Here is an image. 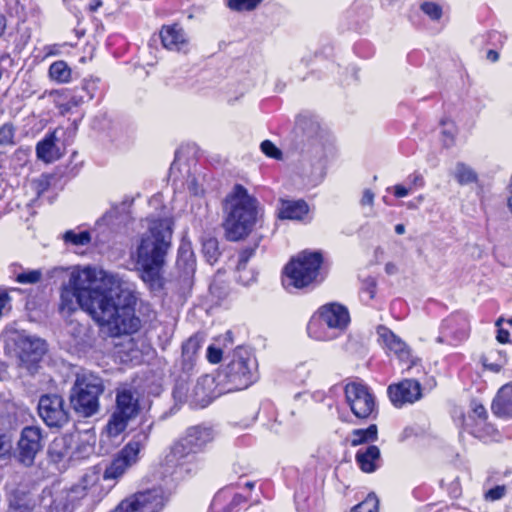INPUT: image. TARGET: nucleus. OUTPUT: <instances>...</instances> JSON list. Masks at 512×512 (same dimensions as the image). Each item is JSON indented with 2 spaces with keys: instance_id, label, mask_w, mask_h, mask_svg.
<instances>
[{
  "instance_id": "a18cd8bd",
  "label": "nucleus",
  "mask_w": 512,
  "mask_h": 512,
  "mask_svg": "<svg viewBox=\"0 0 512 512\" xmlns=\"http://www.w3.org/2000/svg\"><path fill=\"white\" fill-rule=\"evenodd\" d=\"M260 149L267 157L277 160L281 159L282 157L281 150L276 147V145L270 140H264L260 145Z\"/></svg>"
},
{
  "instance_id": "2eb2a0df",
  "label": "nucleus",
  "mask_w": 512,
  "mask_h": 512,
  "mask_svg": "<svg viewBox=\"0 0 512 512\" xmlns=\"http://www.w3.org/2000/svg\"><path fill=\"white\" fill-rule=\"evenodd\" d=\"M43 448L41 429L36 426L25 427L18 441V454L21 463L29 466L34 462L35 456Z\"/></svg>"
},
{
  "instance_id": "e2e57ef3",
  "label": "nucleus",
  "mask_w": 512,
  "mask_h": 512,
  "mask_svg": "<svg viewBox=\"0 0 512 512\" xmlns=\"http://www.w3.org/2000/svg\"><path fill=\"white\" fill-rule=\"evenodd\" d=\"M103 5L102 0H90L89 10L91 12H96Z\"/></svg>"
},
{
  "instance_id": "ddd939ff",
  "label": "nucleus",
  "mask_w": 512,
  "mask_h": 512,
  "mask_svg": "<svg viewBox=\"0 0 512 512\" xmlns=\"http://www.w3.org/2000/svg\"><path fill=\"white\" fill-rule=\"evenodd\" d=\"M345 397L352 413L357 418H368L376 410L374 395L362 383H348L345 386Z\"/></svg>"
},
{
  "instance_id": "393cba45",
  "label": "nucleus",
  "mask_w": 512,
  "mask_h": 512,
  "mask_svg": "<svg viewBox=\"0 0 512 512\" xmlns=\"http://www.w3.org/2000/svg\"><path fill=\"white\" fill-rule=\"evenodd\" d=\"M71 437H73L74 460L87 458L94 452L96 436L92 431L74 432L71 433Z\"/></svg>"
},
{
  "instance_id": "473e14b6",
  "label": "nucleus",
  "mask_w": 512,
  "mask_h": 512,
  "mask_svg": "<svg viewBox=\"0 0 512 512\" xmlns=\"http://www.w3.org/2000/svg\"><path fill=\"white\" fill-rule=\"evenodd\" d=\"M253 253H254L253 249H245L239 255L238 264H237V272L239 273V275H238L237 279L243 285H249L251 282H253L255 280V275L253 272L245 271L247 263H248L249 259L252 257Z\"/></svg>"
},
{
  "instance_id": "20e7f679",
  "label": "nucleus",
  "mask_w": 512,
  "mask_h": 512,
  "mask_svg": "<svg viewBox=\"0 0 512 512\" xmlns=\"http://www.w3.org/2000/svg\"><path fill=\"white\" fill-rule=\"evenodd\" d=\"M223 211L226 238L230 241H238L246 237L256 223L257 200L248 193L246 188L236 184L224 200Z\"/></svg>"
},
{
  "instance_id": "052dcab7",
  "label": "nucleus",
  "mask_w": 512,
  "mask_h": 512,
  "mask_svg": "<svg viewBox=\"0 0 512 512\" xmlns=\"http://www.w3.org/2000/svg\"><path fill=\"white\" fill-rule=\"evenodd\" d=\"M45 50H46V56H54V55H58L60 53L58 45L47 46L45 48Z\"/></svg>"
},
{
  "instance_id": "39448f33",
  "label": "nucleus",
  "mask_w": 512,
  "mask_h": 512,
  "mask_svg": "<svg viewBox=\"0 0 512 512\" xmlns=\"http://www.w3.org/2000/svg\"><path fill=\"white\" fill-rule=\"evenodd\" d=\"M323 256L320 252L303 251L284 268L282 283L286 290L302 289L323 281Z\"/></svg>"
},
{
  "instance_id": "c03bdc74",
  "label": "nucleus",
  "mask_w": 512,
  "mask_h": 512,
  "mask_svg": "<svg viewBox=\"0 0 512 512\" xmlns=\"http://www.w3.org/2000/svg\"><path fill=\"white\" fill-rule=\"evenodd\" d=\"M261 2L262 0H229L228 7L234 11H251Z\"/></svg>"
},
{
  "instance_id": "f03ea898",
  "label": "nucleus",
  "mask_w": 512,
  "mask_h": 512,
  "mask_svg": "<svg viewBox=\"0 0 512 512\" xmlns=\"http://www.w3.org/2000/svg\"><path fill=\"white\" fill-rule=\"evenodd\" d=\"M212 440L213 433L210 428L194 426L187 429L186 433L169 447L161 462V473L164 478L180 481L194 474L202 464L200 454Z\"/></svg>"
},
{
  "instance_id": "aec40b11",
  "label": "nucleus",
  "mask_w": 512,
  "mask_h": 512,
  "mask_svg": "<svg viewBox=\"0 0 512 512\" xmlns=\"http://www.w3.org/2000/svg\"><path fill=\"white\" fill-rule=\"evenodd\" d=\"M154 426V421L147 417H143L138 430L133 435L132 439L122 448L124 454L139 459L140 451L146 446L150 434Z\"/></svg>"
},
{
  "instance_id": "bb28decb",
  "label": "nucleus",
  "mask_w": 512,
  "mask_h": 512,
  "mask_svg": "<svg viewBox=\"0 0 512 512\" xmlns=\"http://www.w3.org/2000/svg\"><path fill=\"white\" fill-rule=\"evenodd\" d=\"M138 460L134 457L124 454V449L112 460L106 467L103 479L104 480H117L124 475L129 467L134 465Z\"/></svg>"
},
{
  "instance_id": "cd10ccee",
  "label": "nucleus",
  "mask_w": 512,
  "mask_h": 512,
  "mask_svg": "<svg viewBox=\"0 0 512 512\" xmlns=\"http://www.w3.org/2000/svg\"><path fill=\"white\" fill-rule=\"evenodd\" d=\"M73 447V437H71V434H65L54 439L50 445L49 453L57 461H74Z\"/></svg>"
},
{
  "instance_id": "4468645a",
  "label": "nucleus",
  "mask_w": 512,
  "mask_h": 512,
  "mask_svg": "<svg viewBox=\"0 0 512 512\" xmlns=\"http://www.w3.org/2000/svg\"><path fill=\"white\" fill-rule=\"evenodd\" d=\"M39 416L49 427H62L68 422V412L64 400L56 394L41 396L38 403Z\"/></svg>"
},
{
  "instance_id": "58836bf2",
  "label": "nucleus",
  "mask_w": 512,
  "mask_h": 512,
  "mask_svg": "<svg viewBox=\"0 0 512 512\" xmlns=\"http://www.w3.org/2000/svg\"><path fill=\"white\" fill-rule=\"evenodd\" d=\"M42 269H27L16 274L15 280L20 284H36L42 280Z\"/></svg>"
},
{
  "instance_id": "f8f14e48",
  "label": "nucleus",
  "mask_w": 512,
  "mask_h": 512,
  "mask_svg": "<svg viewBox=\"0 0 512 512\" xmlns=\"http://www.w3.org/2000/svg\"><path fill=\"white\" fill-rule=\"evenodd\" d=\"M165 504V495L161 488L138 492L123 501L113 512H160Z\"/></svg>"
},
{
  "instance_id": "09e8293b",
  "label": "nucleus",
  "mask_w": 512,
  "mask_h": 512,
  "mask_svg": "<svg viewBox=\"0 0 512 512\" xmlns=\"http://www.w3.org/2000/svg\"><path fill=\"white\" fill-rule=\"evenodd\" d=\"M506 494V488L503 485H498L494 488L489 489L486 494L485 498L490 501H496L503 498Z\"/></svg>"
},
{
  "instance_id": "37998d69",
  "label": "nucleus",
  "mask_w": 512,
  "mask_h": 512,
  "mask_svg": "<svg viewBox=\"0 0 512 512\" xmlns=\"http://www.w3.org/2000/svg\"><path fill=\"white\" fill-rule=\"evenodd\" d=\"M379 500L374 494H369L365 500L356 505L351 512H378Z\"/></svg>"
},
{
  "instance_id": "de8ad7c7",
  "label": "nucleus",
  "mask_w": 512,
  "mask_h": 512,
  "mask_svg": "<svg viewBox=\"0 0 512 512\" xmlns=\"http://www.w3.org/2000/svg\"><path fill=\"white\" fill-rule=\"evenodd\" d=\"M12 451V439L6 433H0V458L9 456Z\"/></svg>"
},
{
  "instance_id": "f257e3e1",
  "label": "nucleus",
  "mask_w": 512,
  "mask_h": 512,
  "mask_svg": "<svg viewBox=\"0 0 512 512\" xmlns=\"http://www.w3.org/2000/svg\"><path fill=\"white\" fill-rule=\"evenodd\" d=\"M53 273L64 277L59 304L62 313L81 308L100 325L107 326L113 336L139 330L141 322L135 315L137 298L132 283L91 267H58Z\"/></svg>"
},
{
  "instance_id": "774afa93",
  "label": "nucleus",
  "mask_w": 512,
  "mask_h": 512,
  "mask_svg": "<svg viewBox=\"0 0 512 512\" xmlns=\"http://www.w3.org/2000/svg\"><path fill=\"white\" fill-rule=\"evenodd\" d=\"M507 204H508V208H509V210H510V212L512 214V195L509 196Z\"/></svg>"
},
{
  "instance_id": "8fccbe9b",
  "label": "nucleus",
  "mask_w": 512,
  "mask_h": 512,
  "mask_svg": "<svg viewBox=\"0 0 512 512\" xmlns=\"http://www.w3.org/2000/svg\"><path fill=\"white\" fill-rule=\"evenodd\" d=\"M222 355H223L222 349L215 345H210L207 348V359L212 364L219 363L222 359Z\"/></svg>"
},
{
  "instance_id": "f3484780",
  "label": "nucleus",
  "mask_w": 512,
  "mask_h": 512,
  "mask_svg": "<svg viewBox=\"0 0 512 512\" xmlns=\"http://www.w3.org/2000/svg\"><path fill=\"white\" fill-rule=\"evenodd\" d=\"M387 392L392 404L398 408L413 404L422 397L421 384L414 379H404L397 384H392Z\"/></svg>"
},
{
  "instance_id": "4c0bfd02",
  "label": "nucleus",
  "mask_w": 512,
  "mask_h": 512,
  "mask_svg": "<svg viewBox=\"0 0 512 512\" xmlns=\"http://www.w3.org/2000/svg\"><path fill=\"white\" fill-rule=\"evenodd\" d=\"M441 135L443 144L446 147H450L454 144L457 135V127L454 121L445 119L441 121Z\"/></svg>"
},
{
  "instance_id": "c85d7f7f",
  "label": "nucleus",
  "mask_w": 512,
  "mask_h": 512,
  "mask_svg": "<svg viewBox=\"0 0 512 512\" xmlns=\"http://www.w3.org/2000/svg\"><path fill=\"white\" fill-rule=\"evenodd\" d=\"M88 328L76 319H70L64 328L68 337L66 340L70 348L80 349L86 342Z\"/></svg>"
},
{
  "instance_id": "412c9836",
  "label": "nucleus",
  "mask_w": 512,
  "mask_h": 512,
  "mask_svg": "<svg viewBox=\"0 0 512 512\" xmlns=\"http://www.w3.org/2000/svg\"><path fill=\"white\" fill-rule=\"evenodd\" d=\"M309 216V205L302 199H281L278 217L293 221H306Z\"/></svg>"
},
{
  "instance_id": "69168bd1",
  "label": "nucleus",
  "mask_w": 512,
  "mask_h": 512,
  "mask_svg": "<svg viewBox=\"0 0 512 512\" xmlns=\"http://www.w3.org/2000/svg\"><path fill=\"white\" fill-rule=\"evenodd\" d=\"M395 232L399 235H402L405 233V226L403 224H397L395 226Z\"/></svg>"
},
{
  "instance_id": "423d86ee",
  "label": "nucleus",
  "mask_w": 512,
  "mask_h": 512,
  "mask_svg": "<svg viewBox=\"0 0 512 512\" xmlns=\"http://www.w3.org/2000/svg\"><path fill=\"white\" fill-rule=\"evenodd\" d=\"M350 323L348 309L339 303L322 305L310 319L308 335L317 341H331L339 337Z\"/></svg>"
},
{
  "instance_id": "4d7b16f0",
  "label": "nucleus",
  "mask_w": 512,
  "mask_h": 512,
  "mask_svg": "<svg viewBox=\"0 0 512 512\" xmlns=\"http://www.w3.org/2000/svg\"><path fill=\"white\" fill-rule=\"evenodd\" d=\"M209 383H212V378L208 375H205L203 377H201L198 381H197V384L195 386V389H196V394L199 395V390L200 388H202L204 385L206 384H209Z\"/></svg>"
},
{
  "instance_id": "9b49d317",
  "label": "nucleus",
  "mask_w": 512,
  "mask_h": 512,
  "mask_svg": "<svg viewBox=\"0 0 512 512\" xmlns=\"http://www.w3.org/2000/svg\"><path fill=\"white\" fill-rule=\"evenodd\" d=\"M139 412V400L130 389H121L116 394V406L106 425L107 434L117 437L125 431L130 420Z\"/></svg>"
},
{
  "instance_id": "5fc2aeb1",
  "label": "nucleus",
  "mask_w": 512,
  "mask_h": 512,
  "mask_svg": "<svg viewBox=\"0 0 512 512\" xmlns=\"http://www.w3.org/2000/svg\"><path fill=\"white\" fill-rule=\"evenodd\" d=\"M473 415L480 421H484L487 417V411L482 404H474Z\"/></svg>"
},
{
  "instance_id": "0eeeda50",
  "label": "nucleus",
  "mask_w": 512,
  "mask_h": 512,
  "mask_svg": "<svg viewBox=\"0 0 512 512\" xmlns=\"http://www.w3.org/2000/svg\"><path fill=\"white\" fill-rule=\"evenodd\" d=\"M257 364L252 354L245 348L234 350L229 363L218 376V385L225 393L248 388L256 380Z\"/></svg>"
},
{
  "instance_id": "a19ab883",
  "label": "nucleus",
  "mask_w": 512,
  "mask_h": 512,
  "mask_svg": "<svg viewBox=\"0 0 512 512\" xmlns=\"http://www.w3.org/2000/svg\"><path fill=\"white\" fill-rule=\"evenodd\" d=\"M421 11L432 21H438L443 15L442 6L436 2L426 1L420 5Z\"/></svg>"
},
{
  "instance_id": "72a5a7b5",
  "label": "nucleus",
  "mask_w": 512,
  "mask_h": 512,
  "mask_svg": "<svg viewBox=\"0 0 512 512\" xmlns=\"http://www.w3.org/2000/svg\"><path fill=\"white\" fill-rule=\"evenodd\" d=\"M378 437V429L375 424L370 425L366 429H355L350 436L352 446H358L365 442L376 441Z\"/></svg>"
},
{
  "instance_id": "4be33fe9",
  "label": "nucleus",
  "mask_w": 512,
  "mask_h": 512,
  "mask_svg": "<svg viewBox=\"0 0 512 512\" xmlns=\"http://www.w3.org/2000/svg\"><path fill=\"white\" fill-rule=\"evenodd\" d=\"M245 501V498L234 493L230 487L221 489L213 498L211 509L213 512H236V508Z\"/></svg>"
},
{
  "instance_id": "0e129e2a",
  "label": "nucleus",
  "mask_w": 512,
  "mask_h": 512,
  "mask_svg": "<svg viewBox=\"0 0 512 512\" xmlns=\"http://www.w3.org/2000/svg\"><path fill=\"white\" fill-rule=\"evenodd\" d=\"M6 26H7L6 18H5V16L0 14V36H2L4 34Z\"/></svg>"
},
{
  "instance_id": "f704fd0d",
  "label": "nucleus",
  "mask_w": 512,
  "mask_h": 512,
  "mask_svg": "<svg viewBox=\"0 0 512 512\" xmlns=\"http://www.w3.org/2000/svg\"><path fill=\"white\" fill-rule=\"evenodd\" d=\"M203 337L194 335L182 345L183 360L189 364L194 361L199 349L202 347Z\"/></svg>"
},
{
  "instance_id": "3c124183",
  "label": "nucleus",
  "mask_w": 512,
  "mask_h": 512,
  "mask_svg": "<svg viewBox=\"0 0 512 512\" xmlns=\"http://www.w3.org/2000/svg\"><path fill=\"white\" fill-rule=\"evenodd\" d=\"M182 261H186V262L190 261L189 266H190V269L193 270V265H194L193 253L189 248H187L185 246H181L179 249L178 264L180 265Z\"/></svg>"
},
{
  "instance_id": "b1692460",
  "label": "nucleus",
  "mask_w": 512,
  "mask_h": 512,
  "mask_svg": "<svg viewBox=\"0 0 512 512\" xmlns=\"http://www.w3.org/2000/svg\"><path fill=\"white\" fill-rule=\"evenodd\" d=\"M492 412L505 419L512 418V381L503 385L491 405Z\"/></svg>"
},
{
  "instance_id": "13d9d810",
  "label": "nucleus",
  "mask_w": 512,
  "mask_h": 512,
  "mask_svg": "<svg viewBox=\"0 0 512 512\" xmlns=\"http://www.w3.org/2000/svg\"><path fill=\"white\" fill-rule=\"evenodd\" d=\"M497 340L500 343H507L509 341V332L504 329H499L497 334Z\"/></svg>"
},
{
  "instance_id": "7ed1b4c3",
  "label": "nucleus",
  "mask_w": 512,
  "mask_h": 512,
  "mask_svg": "<svg viewBox=\"0 0 512 512\" xmlns=\"http://www.w3.org/2000/svg\"><path fill=\"white\" fill-rule=\"evenodd\" d=\"M147 231L142 235L137 248L136 263L141 278L151 286L160 284L161 269L172 238V220L168 216L148 217Z\"/></svg>"
},
{
  "instance_id": "1a4fd4ad",
  "label": "nucleus",
  "mask_w": 512,
  "mask_h": 512,
  "mask_svg": "<svg viewBox=\"0 0 512 512\" xmlns=\"http://www.w3.org/2000/svg\"><path fill=\"white\" fill-rule=\"evenodd\" d=\"M98 479L95 473L85 474L81 483L70 490H44L43 506L47 508L48 512H72L75 501L82 498Z\"/></svg>"
},
{
  "instance_id": "c756f323",
  "label": "nucleus",
  "mask_w": 512,
  "mask_h": 512,
  "mask_svg": "<svg viewBox=\"0 0 512 512\" xmlns=\"http://www.w3.org/2000/svg\"><path fill=\"white\" fill-rule=\"evenodd\" d=\"M380 450L375 445L359 449L356 453V461L363 472L372 473L378 468Z\"/></svg>"
},
{
  "instance_id": "6e6d98bb",
  "label": "nucleus",
  "mask_w": 512,
  "mask_h": 512,
  "mask_svg": "<svg viewBox=\"0 0 512 512\" xmlns=\"http://www.w3.org/2000/svg\"><path fill=\"white\" fill-rule=\"evenodd\" d=\"M410 189L406 188L403 185L394 186V195L398 198L405 197L409 194Z\"/></svg>"
},
{
  "instance_id": "864d4df0",
  "label": "nucleus",
  "mask_w": 512,
  "mask_h": 512,
  "mask_svg": "<svg viewBox=\"0 0 512 512\" xmlns=\"http://www.w3.org/2000/svg\"><path fill=\"white\" fill-rule=\"evenodd\" d=\"M374 198H375V194L373 193V191L370 190V189H365L363 191V194H362V197H361V200H360L361 206H363V207H365V206L372 207L373 203H374Z\"/></svg>"
},
{
  "instance_id": "ea45409f",
  "label": "nucleus",
  "mask_w": 512,
  "mask_h": 512,
  "mask_svg": "<svg viewBox=\"0 0 512 512\" xmlns=\"http://www.w3.org/2000/svg\"><path fill=\"white\" fill-rule=\"evenodd\" d=\"M15 132L16 129L10 122L4 123L2 126H0V146H13L15 144Z\"/></svg>"
},
{
  "instance_id": "c9c22d12",
  "label": "nucleus",
  "mask_w": 512,
  "mask_h": 512,
  "mask_svg": "<svg viewBox=\"0 0 512 512\" xmlns=\"http://www.w3.org/2000/svg\"><path fill=\"white\" fill-rule=\"evenodd\" d=\"M49 76L58 83H68L71 79V69L65 61L59 60L50 65Z\"/></svg>"
},
{
  "instance_id": "bf43d9fd",
  "label": "nucleus",
  "mask_w": 512,
  "mask_h": 512,
  "mask_svg": "<svg viewBox=\"0 0 512 512\" xmlns=\"http://www.w3.org/2000/svg\"><path fill=\"white\" fill-rule=\"evenodd\" d=\"M411 183L414 186L422 187L424 185V179L420 174H414L411 176Z\"/></svg>"
},
{
  "instance_id": "338daca9",
  "label": "nucleus",
  "mask_w": 512,
  "mask_h": 512,
  "mask_svg": "<svg viewBox=\"0 0 512 512\" xmlns=\"http://www.w3.org/2000/svg\"><path fill=\"white\" fill-rule=\"evenodd\" d=\"M366 293L368 294V297H369L370 299H372V298L374 297V290H373V288L368 289V290L366 291Z\"/></svg>"
},
{
  "instance_id": "603ef678",
  "label": "nucleus",
  "mask_w": 512,
  "mask_h": 512,
  "mask_svg": "<svg viewBox=\"0 0 512 512\" xmlns=\"http://www.w3.org/2000/svg\"><path fill=\"white\" fill-rule=\"evenodd\" d=\"M17 365L12 358V356L8 353V360L0 359V380H5L8 377V368L10 366Z\"/></svg>"
},
{
  "instance_id": "dca6fc26",
  "label": "nucleus",
  "mask_w": 512,
  "mask_h": 512,
  "mask_svg": "<svg viewBox=\"0 0 512 512\" xmlns=\"http://www.w3.org/2000/svg\"><path fill=\"white\" fill-rule=\"evenodd\" d=\"M159 36L163 48L168 51L187 54L190 50V37L179 23L163 25Z\"/></svg>"
},
{
  "instance_id": "6e6552de",
  "label": "nucleus",
  "mask_w": 512,
  "mask_h": 512,
  "mask_svg": "<svg viewBox=\"0 0 512 512\" xmlns=\"http://www.w3.org/2000/svg\"><path fill=\"white\" fill-rule=\"evenodd\" d=\"M102 379L89 372L78 373L70 393L74 411L82 417H91L99 410V396L103 393Z\"/></svg>"
},
{
  "instance_id": "6ab92c4d",
  "label": "nucleus",
  "mask_w": 512,
  "mask_h": 512,
  "mask_svg": "<svg viewBox=\"0 0 512 512\" xmlns=\"http://www.w3.org/2000/svg\"><path fill=\"white\" fill-rule=\"evenodd\" d=\"M469 331V321L466 315L457 313L446 318L440 327V336L437 338L438 343H444L449 338L461 341Z\"/></svg>"
},
{
  "instance_id": "a878e982",
  "label": "nucleus",
  "mask_w": 512,
  "mask_h": 512,
  "mask_svg": "<svg viewBox=\"0 0 512 512\" xmlns=\"http://www.w3.org/2000/svg\"><path fill=\"white\" fill-rule=\"evenodd\" d=\"M37 158L45 163H52L61 157V152L57 146L56 130L47 133L45 137L36 145Z\"/></svg>"
},
{
  "instance_id": "9d476101",
  "label": "nucleus",
  "mask_w": 512,
  "mask_h": 512,
  "mask_svg": "<svg viewBox=\"0 0 512 512\" xmlns=\"http://www.w3.org/2000/svg\"><path fill=\"white\" fill-rule=\"evenodd\" d=\"M6 349L18 366L23 365L29 371H33L47 347L45 341L40 338L19 334L7 344Z\"/></svg>"
},
{
  "instance_id": "2f4dec72",
  "label": "nucleus",
  "mask_w": 512,
  "mask_h": 512,
  "mask_svg": "<svg viewBox=\"0 0 512 512\" xmlns=\"http://www.w3.org/2000/svg\"><path fill=\"white\" fill-rule=\"evenodd\" d=\"M453 177L462 186L477 183L478 174L469 165L458 162L453 170Z\"/></svg>"
},
{
  "instance_id": "79ce46f5",
  "label": "nucleus",
  "mask_w": 512,
  "mask_h": 512,
  "mask_svg": "<svg viewBox=\"0 0 512 512\" xmlns=\"http://www.w3.org/2000/svg\"><path fill=\"white\" fill-rule=\"evenodd\" d=\"M202 246H203V253H204L207 261L210 264H213L219 256L217 240L215 238H208L203 241Z\"/></svg>"
},
{
  "instance_id": "a211bd4d",
  "label": "nucleus",
  "mask_w": 512,
  "mask_h": 512,
  "mask_svg": "<svg viewBox=\"0 0 512 512\" xmlns=\"http://www.w3.org/2000/svg\"><path fill=\"white\" fill-rule=\"evenodd\" d=\"M377 335L383 346L394 353L400 361L410 362L407 370L417 367L416 360L411 358L409 347L399 336L385 326H379L377 328Z\"/></svg>"
},
{
  "instance_id": "e433bc0d",
  "label": "nucleus",
  "mask_w": 512,
  "mask_h": 512,
  "mask_svg": "<svg viewBox=\"0 0 512 512\" xmlns=\"http://www.w3.org/2000/svg\"><path fill=\"white\" fill-rule=\"evenodd\" d=\"M62 239L66 244L73 246H85L91 241V234L88 231L76 232L68 230L62 235Z\"/></svg>"
},
{
  "instance_id": "49530a36",
  "label": "nucleus",
  "mask_w": 512,
  "mask_h": 512,
  "mask_svg": "<svg viewBox=\"0 0 512 512\" xmlns=\"http://www.w3.org/2000/svg\"><path fill=\"white\" fill-rule=\"evenodd\" d=\"M12 308L11 297L8 291L0 288V318L6 316Z\"/></svg>"
},
{
  "instance_id": "7c9ffc66",
  "label": "nucleus",
  "mask_w": 512,
  "mask_h": 512,
  "mask_svg": "<svg viewBox=\"0 0 512 512\" xmlns=\"http://www.w3.org/2000/svg\"><path fill=\"white\" fill-rule=\"evenodd\" d=\"M127 215V205L124 202L114 204L99 220H97L96 225H104L112 228L122 224L127 219Z\"/></svg>"
},
{
  "instance_id": "680f3d73",
  "label": "nucleus",
  "mask_w": 512,
  "mask_h": 512,
  "mask_svg": "<svg viewBox=\"0 0 512 512\" xmlns=\"http://www.w3.org/2000/svg\"><path fill=\"white\" fill-rule=\"evenodd\" d=\"M486 58L491 62H497L499 60V53L496 50H488Z\"/></svg>"
},
{
  "instance_id": "5701e85b",
  "label": "nucleus",
  "mask_w": 512,
  "mask_h": 512,
  "mask_svg": "<svg viewBox=\"0 0 512 512\" xmlns=\"http://www.w3.org/2000/svg\"><path fill=\"white\" fill-rule=\"evenodd\" d=\"M8 512H32L35 501L24 488L16 487L7 491Z\"/></svg>"
}]
</instances>
